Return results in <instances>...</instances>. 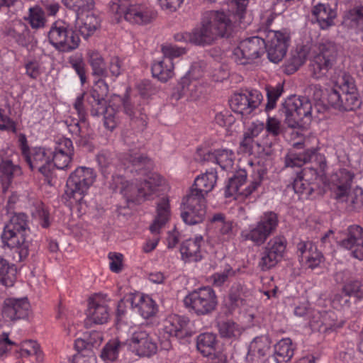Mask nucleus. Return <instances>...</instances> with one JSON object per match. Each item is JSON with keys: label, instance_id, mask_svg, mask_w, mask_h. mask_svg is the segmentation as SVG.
Instances as JSON below:
<instances>
[{"label": "nucleus", "instance_id": "60", "mask_svg": "<svg viewBox=\"0 0 363 363\" xmlns=\"http://www.w3.org/2000/svg\"><path fill=\"white\" fill-rule=\"evenodd\" d=\"M235 274V272L231 267L225 269L221 272H217L212 275L211 279L213 284L216 286H221L228 279L229 277H232Z\"/></svg>", "mask_w": 363, "mask_h": 363}, {"label": "nucleus", "instance_id": "62", "mask_svg": "<svg viewBox=\"0 0 363 363\" xmlns=\"http://www.w3.org/2000/svg\"><path fill=\"white\" fill-rule=\"evenodd\" d=\"M0 130L11 131L14 133L17 131L16 123L1 108H0Z\"/></svg>", "mask_w": 363, "mask_h": 363}, {"label": "nucleus", "instance_id": "53", "mask_svg": "<svg viewBox=\"0 0 363 363\" xmlns=\"http://www.w3.org/2000/svg\"><path fill=\"white\" fill-rule=\"evenodd\" d=\"M323 258L322 252L318 250L315 245L309 255L306 256L301 264L306 267L314 269L319 266Z\"/></svg>", "mask_w": 363, "mask_h": 363}, {"label": "nucleus", "instance_id": "54", "mask_svg": "<svg viewBox=\"0 0 363 363\" xmlns=\"http://www.w3.org/2000/svg\"><path fill=\"white\" fill-rule=\"evenodd\" d=\"M29 23L32 28H39L45 23L44 11L39 6H35L29 9Z\"/></svg>", "mask_w": 363, "mask_h": 363}, {"label": "nucleus", "instance_id": "19", "mask_svg": "<svg viewBox=\"0 0 363 363\" xmlns=\"http://www.w3.org/2000/svg\"><path fill=\"white\" fill-rule=\"evenodd\" d=\"M51 150L43 147H34L24 157L29 167L38 169L45 177L48 184H51L53 164L51 162Z\"/></svg>", "mask_w": 363, "mask_h": 363}, {"label": "nucleus", "instance_id": "11", "mask_svg": "<svg viewBox=\"0 0 363 363\" xmlns=\"http://www.w3.org/2000/svg\"><path fill=\"white\" fill-rule=\"evenodd\" d=\"M110 11L122 16L128 21L138 24L148 23L156 16V13L145 5H131L130 0H113Z\"/></svg>", "mask_w": 363, "mask_h": 363}, {"label": "nucleus", "instance_id": "6", "mask_svg": "<svg viewBox=\"0 0 363 363\" xmlns=\"http://www.w3.org/2000/svg\"><path fill=\"white\" fill-rule=\"evenodd\" d=\"M339 182L333 190V198L337 203L345 204L348 211H357L363 207V190L357 186L352 191H348L350 187L353 175L344 169L337 174Z\"/></svg>", "mask_w": 363, "mask_h": 363}, {"label": "nucleus", "instance_id": "8", "mask_svg": "<svg viewBox=\"0 0 363 363\" xmlns=\"http://www.w3.org/2000/svg\"><path fill=\"white\" fill-rule=\"evenodd\" d=\"M96 174L91 168L79 167L72 172L67 180L65 194L79 204L90 186L94 184Z\"/></svg>", "mask_w": 363, "mask_h": 363}, {"label": "nucleus", "instance_id": "37", "mask_svg": "<svg viewBox=\"0 0 363 363\" xmlns=\"http://www.w3.org/2000/svg\"><path fill=\"white\" fill-rule=\"evenodd\" d=\"M5 35L12 38L22 46H26L30 42V31L27 26L21 21L15 23L12 27L7 28Z\"/></svg>", "mask_w": 363, "mask_h": 363}, {"label": "nucleus", "instance_id": "39", "mask_svg": "<svg viewBox=\"0 0 363 363\" xmlns=\"http://www.w3.org/2000/svg\"><path fill=\"white\" fill-rule=\"evenodd\" d=\"M121 194L125 198L128 202H140L141 199L147 196L145 187L140 184H135L127 181L126 184L121 188Z\"/></svg>", "mask_w": 363, "mask_h": 363}, {"label": "nucleus", "instance_id": "20", "mask_svg": "<svg viewBox=\"0 0 363 363\" xmlns=\"http://www.w3.org/2000/svg\"><path fill=\"white\" fill-rule=\"evenodd\" d=\"M262 100V95L259 91L245 90L235 94L230 101V106L234 112L247 116L259 106Z\"/></svg>", "mask_w": 363, "mask_h": 363}, {"label": "nucleus", "instance_id": "4", "mask_svg": "<svg viewBox=\"0 0 363 363\" xmlns=\"http://www.w3.org/2000/svg\"><path fill=\"white\" fill-rule=\"evenodd\" d=\"M329 104L340 111H350L360 106L361 102L354 78L344 73L328 96Z\"/></svg>", "mask_w": 363, "mask_h": 363}, {"label": "nucleus", "instance_id": "40", "mask_svg": "<svg viewBox=\"0 0 363 363\" xmlns=\"http://www.w3.org/2000/svg\"><path fill=\"white\" fill-rule=\"evenodd\" d=\"M344 22L350 27L357 28V33L363 41V6H355L348 11Z\"/></svg>", "mask_w": 363, "mask_h": 363}, {"label": "nucleus", "instance_id": "24", "mask_svg": "<svg viewBox=\"0 0 363 363\" xmlns=\"http://www.w3.org/2000/svg\"><path fill=\"white\" fill-rule=\"evenodd\" d=\"M345 235L340 242V246L350 250L354 257L363 260V228L359 225H350Z\"/></svg>", "mask_w": 363, "mask_h": 363}, {"label": "nucleus", "instance_id": "57", "mask_svg": "<svg viewBox=\"0 0 363 363\" xmlns=\"http://www.w3.org/2000/svg\"><path fill=\"white\" fill-rule=\"evenodd\" d=\"M315 244L311 240H299L296 244V255L300 263L309 255Z\"/></svg>", "mask_w": 363, "mask_h": 363}, {"label": "nucleus", "instance_id": "23", "mask_svg": "<svg viewBox=\"0 0 363 363\" xmlns=\"http://www.w3.org/2000/svg\"><path fill=\"white\" fill-rule=\"evenodd\" d=\"M129 341L130 347L140 357H150L157 352V344L146 330L138 329L133 333Z\"/></svg>", "mask_w": 363, "mask_h": 363}, {"label": "nucleus", "instance_id": "1", "mask_svg": "<svg viewBox=\"0 0 363 363\" xmlns=\"http://www.w3.org/2000/svg\"><path fill=\"white\" fill-rule=\"evenodd\" d=\"M108 92V84L104 79H100L89 92L84 93L76 99L74 108L77 111L79 120L70 123L68 128L72 135L77 138L76 143L79 145L86 146L93 139V130L86 120L84 102L89 107L92 116H104V125L106 129L112 131L116 127V110L107 104Z\"/></svg>", "mask_w": 363, "mask_h": 363}, {"label": "nucleus", "instance_id": "17", "mask_svg": "<svg viewBox=\"0 0 363 363\" xmlns=\"http://www.w3.org/2000/svg\"><path fill=\"white\" fill-rule=\"evenodd\" d=\"M265 173L266 170L263 168L258 169L250 184L245 188H242L247 180V172L245 170L238 172L228 180L225 190V197H230L235 194H239L245 197L251 195L260 185L263 175Z\"/></svg>", "mask_w": 363, "mask_h": 363}, {"label": "nucleus", "instance_id": "27", "mask_svg": "<svg viewBox=\"0 0 363 363\" xmlns=\"http://www.w3.org/2000/svg\"><path fill=\"white\" fill-rule=\"evenodd\" d=\"M100 26V19L92 11L77 14L75 32L78 31L84 38L91 36Z\"/></svg>", "mask_w": 363, "mask_h": 363}, {"label": "nucleus", "instance_id": "41", "mask_svg": "<svg viewBox=\"0 0 363 363\" xmlns=\"http://www.w3.org/2000/svg\"><path fill=\"white\" fill-rule=\"evenodd\" d=\"M16 279V267L6 259H0V283L5 286H12Z\"/></svg>", "mask_w": 363, "mask_h": 363}, {"label": "nucleus", "instance_id": "38", "mask_svg": "<svg viewBox=\"0 0 363 363\" xmlns=\"http://www.w3.org/2000/svg\"><path fill=\"white\" fill-rule=\"evenodd\" d=\"M294 354V348L290 338H284L274 345V359L277 363H286Z\"/></svg>", "mask_w": 363, "mask_h": 363}, {"label": "nucleus", "instance_id": "50", "mask_svg": "<svg viewBox=\"0 0 363 363\" xmlns=\"http://www.w3.org/2000/svg\"><path fill=\"white\" fill-rule=\"evenodd\" d=\"M51 162L53 167H55L60 169H65L68 167L71 162L73 153L63 152L61 151L51 150Z\"/></svg>", "mask_w": 363, "mask_h": 363}, {"label": "nucleus", "instance_id": "36", "mask_svg": "<svg viewBox=\"0 0 363 363\" xmlns=\"http://www.w3.org/2000/svg\"><path fill=\"white\" fill-rule=\"evenodd\" d=\"M123 160L125 164H130L135 172H140L142 174H145L146 172L152 168L150 160L147 157L139 154L135 150H129V152L124 155Z\"/></svg>", "mask_w": 363, "mask_h": 363}, {"label": "nucleus", "instance_id": "9", "mask_svg": "<svg viewBox=\"0 0 363 363\" xmlns=\"http://www.w3.org/2000/svg\"><path fill=\"white\" fill-rule=\"evenodd\" d=\"M337 56V48L335 43L327 41L320 43L318 52L310 63L312 77L316 79L327 77L336 62Z\"/></svg>", "mask_w": 363, "mask_h": 363}, {"label": "nucleus", "instance_id": "44", "mask_svg": "<svg viewBox=\"0 0 363 363\" xmlns=\"http://www.w3.org/2000/svg\"><path fill=\"white\" fill-rule=\"evenodd\" d=\"M217 326L220 337L223 338H236L242 333L240 326L233 320L220 321Z\"/></svg>", "mask_w": 363, "mask_h": 363}, {"label": "nucleus", "instance_id": "16", "mask_svg": "<svg viewBox=\"0 0 363 363\" xmlns=\"http://www.w3.org/2000/svg\"><path fill=\"white\" fill-rule=\"evenodd\" d=\"M287 241L284 236L271 238L259 253V267L267 271L275 267L283 259Z\"/></svg>", "mask_w": 363, "mask_h": 363}, {"label": "nucleus", "instance_id": "25", "mask_svg": "<svg viewBox=\"0 0 363 363\" xmlns=\"http://www.w3.org/2000/svg\"><path fill=\"white\" fill-rule=\"evenodd\" d=\"M311 162H315L321 172H324L327 167L325 157L313 149L307 150L303 153H291L286 157V165L290 167H301L304 164Z\"/></svg>", "mask_w": 363, "mask_h": 363}, {"label": "nucleus", "instance_id": "22", "mask_svg": "<svg viewBox=\"0 0 363 363\" xmlns=\"http://www.w3.org/2000/svg\"><path fill=\"white\" fill-rule=\"evenodd\" d=\"M318 178V172L315 167L305 168L303 170L296 172V177L292 184L288 187H291L295 193L304 196L306 198L313 196L315 193L318 194L320 189L318 185L314 182H310L309 176Z\"/></svg>", "mask_w": 363, "mask_h": 363}, {"label": "nucleus", "instance_id": "5", "mask_svg": "<svg viewBox=\"0 0 363 363\" xmlns=\"http://www.w3.org/2000/svg\"><path fill=\"white\" fill-rule=\"evenodd\" d=\"M280 111L284 116L287 125L297 128L311 122L313 106L308 99L294 96L285 101Z\"/></svg>", "mask_w": 363, "mask_h": 363}, {"label": "nucleus", "instance_id": "43", "mask_svg": "<svg viewBox=\"0 0 363 363\" xmlns=\"http://www.w3.org/2000/svg\"><path fill=\"white\" fill-rule=\"evenodd\" d=\"M89 62L92 68L93 74L101 78L108 77V70L104 66V61L102 56L96 51L88 52Z\"/></svg>", "mask_w": 363, "mask_h": 363}, {"label": "nucleus", "instance_id": "46", "mask_svg": "<svg viewBox=\"0 0 363 363\" xmlns=\"http://www.w3.org/2000/svg\"><path fill=\"white\" fill-rule=\"evenodd\" d=\"M270 349V342L266 337H257L250 344L249 352L264 357Z\"/></svg>", "mask_w": 363, "mask_h": 363}, {"label": "nucleus", "instance_id": "61", "mask_svg": "<svg viewBox=\"0 0 363 363\" xmlns=\"http://www.w3.org/2000/svg\"><path fill=\"white\" fill-rule=\"evenodd\" d=\"M265 128L267 133L274 137L278 136L282 131L280 121L274 117L267 118Z\"/></svg>", "mask_w": 363, "mask_h": 363}, {"label": "nucleus", "instance_id": "26", "mask_svg": "<svg viewBox=\"0 0 363 363\" xmlns=\"http://www.w3.org/2000/svg\"><path fill=\"white\" fill-rule=\"evenodd\" d=\"M188 318L177 315L167 318L164 323V332L169 337L184 339L191 335L188 329Z\"/></svg>", "mask_w": 363, "mask_h": 363}, {"label": "nucleus", "instance_id": "34", "mask_svg": "<svg viewBox=\"0 0 363 363\" xmlns=\"http://www.w3.org/2000/svg\"><path fill=\"white\" fill-rule=\"evenodd\" d=\"M217 345L216 336L211 333H204L197 337L196 347L201 354L211 359L217 358L218 354H223L221 352H216Z\"/></svg>", "mask_w": 363, "mask_h": 363}, {"label": "nucleus", "instance_id": "12", "mask_svg": "<svg viewBox=\"0 0 363 363\" xmlns=\"http://www.w3.org/2000/svg\"><path fill=\"white\" fill-rule=\"evenodd\" d=\"M263 37L253 36L242 40L234 49L233 59L241 65H252L266 52V45Z\"/></svg>", "mask_w": 363, "mask_h": 363}, {"label": "nucleus", "instance_id": "14", "mask_svg": "<svg viewBox=\"0 0 363 363\" xmlns=\"http://www.w3.org/2000/svg\"><path fill=\"white\" fill-rule=\"evenodd\" d=\"M48 39L56 50L63 52L76 50L80 43L75 30L69 29L64 22H55L52 26L48 33Z\"/></svg>", "mask_w": 363, "mask_h": 363}, {"label": "nucleus", "instance_id": "10", "mask_svg": "<svg viewBox=\"0 0 363 363\" xmlns=\"http://www.w3.org/2000/svg\"><path fill=\"white\" fill-rule=\"evenodd\" d=\"M279 223L277 213L272 211L264 213L259 220L241 232V237L245 240H250L255 245L260 246L273 234Z\"/></svg>", "mask_w": 363, "mask_h": 363}, {"label": "nucleus", "instance_id": "30", "mask_svg": "<svg viewBox=\"0 0 363 363\" xmlns=\"http://www.w3.org/2000/svg\"><path fill=\"white\" fill-rule=\"evenodd\" d=\"M203 242L201 236L184 241L180 247L182 259L185 262H197L202 259L201 244Z\"/></svg>", "mask_w": 363, "mask_h": 363}, {"label": "nucleus", "instance_id": "58", "mask_svg": "<svg viewBox=\"0 0 363 363\" xmlns=\"http://www.w3.org/2000/svg\"><path fill=\"white\" fill-rule=\"evenodd\" d=\"M362 284L357 279H348L343 284L342 291L346 296H357L361 290Z\"/></svg>", "mask_w": 363, "mask_h": 363}, {"label": "nucleus", "instance_id": "42", "mask_svg": "<svg viewBox=\"0 0 363 363\" xmlns=\"http://www.w3.org/2000/svg\"><path fill=\"white\" fill-rule=\"evenodd\" d=\"M124 344L118 340L108 342L101 351L100 357L106 363L114 362L118 357L119 352Z\"/></svg>", "mask_w": 363, "mask_h": 363}, {"label": "nucleus", "instance_id": "59", "mask_svg": "<svg viewBox=\"0 0 363 363\" xmlns=\"http://www.w3.org/2000/svg\"><path fill=\"white\" fill-rule=\"evenodd\" d=\"M258 134V130L256 129L252 130L250 132H246L244 134L243 138L240 142V148L242 151L245 153H252L253 147V138Z\"/></svg>", "mask_w": 363, "mask_h": 363}, {"label": "nucleus", "instance_id": "49", "mask_svg": "<svg viewBox=\"0 0 363 363\" xmlns=\"http://www.w3.org/2000/svg\"><path fill=\"white\" fill-rule=\"evenodd\" d=\"M245 291V286L240 283H234L229 291V301L232 306L238 307L242 304Z\"/></svg>", "mask_w": 363, "mask_h": 363}, {"label": "nucleus", "instance_id": "21", "mask_svg": "<svg viewBox=\"0 0 363 363\" xmlns=\"http://www.w3.org/2000/svg\"><path fill=\"white\" fill-rule=\"evenodd\" d=\"M30 311V304L27 298H6L1 307L3 318L11 322L28 318Z\"/></svg>", "mask_w": 363, "mask_h": 363}, {"label": "nucleus", "instance_id": "45", "mask_svg": "<svg viewBox=\"0 0 363 363\" xmlns=\"http://www.w3.org/2000/svg\"><path fill=\"white\" fill-rule=\"evenodd\" d=\"M16 352L20 353L21 357H28L34 354L36 356V361L38 362L43 361V354L40 350V345L35 341L29 340L23 342L21 344L19 350H16Z\"/></svg>", "mask_w": 363, "mask_h": 363}, {"label": "nucleus", "instance_id": "29", "mask_svg": "<svg viewBox=\"0 0 363 363\" xmlns=\"http://www.w3.org/2000/svg\"><path fill=\"white\" fill-rule=\"evenodd\" d=\"M87 317L96 324H104L108 320L109 310L108 306L99 296H95L89 299Z\"/></svg>", "mask_w": 363, "mask_h": 363}, {"label": "nucleus", "instance_id": "63", "mask_svg": "<svg viewBox=\"0 0 363 363\" xmlns=\"http://www.w3.org/2000/svg\"><path fill=\"white\" fill-rule=\"evenodd\" d=\"M249 0H232V4L235 6L234 17L238 19L240 23H242L245 18L246 7Z\"/></svg>", "mask_w": 363, "mask_h": 363}, {"label": "nucleus", "instance_id": "18", "mask_svg": "<svg viewBox=\"0 0 363 363\" xmlns=\"http://www.w3.org/2000/svg\"><path fill=\"white\" fill-rule=\"evenodd\" d=\"M164 57L152 65V76L162 82H166L173 76L174 65L172 59L184 53V49L175 46L162 45Z\"/></svg>", "mask_w": 363, "mask_h": 363}, {"label": "nucleus", "instance_id": "28", "mask_svg": "<svg viewBox=\"0 0 363 363\" xmlns=\"http://www.w3.org/2000/svg\"><path fill=\"white\" fill-rule=\"evenodd\" d=\"M218 179L217 172L211 169L206 171L204 174L198 176L194 182L189 192L199 196H206L213 190Z\"/></svg>", "mask_w": 363, "mask_h": 363}, {"label": "nucleus", "instance_id": "3", "mask_svg": "<svg viewBox=\"0 0 363 363\" xmlns=\"http://www.w3.org/2000/svg\"><path fill=\"white\" fill-rule=\"evenodd\" d=\"M11 215L9 220L4 226L1 240L4 245L13 250V259L21 262L28 257L30 247L28 240L30 234L28 216L23 213H14Z\"/></svg>", "mask_w": 363, "mask_h": 363}, {"label": "nucleus", "instance_id": "15", "mask_svg": "<svg viewBox=\"0 0 363 363\" xmlns=\"http://www.w3.org/2000/svg\"><path fill=\"white\" fill-rule=\"evenodd\" d=\"M181 217L183 221L190 225L202 223L206 215V199L203 196H199L188 192L182 199Z\"/></svg>", "mask_w": 363, "mask_h": 363}, {"label": "nucleus", "instance_id": "13", "mask_svg": "<svg viewBox=\"0 0 363 363\" xmlns=\"http://www.w3.org/2000/svg\"><path fill=\"white\" fill-rule=\"evenodd\" d=\"M266 45V52L269 60L279 62L285 56L290 41V34L286 30H272L265 28L259 30Z\"/></svg>", "mask_w": 363, "mask_h": 363}, {"label": "nucleus", "instance_id": "48", "mask_svg": "<svg viewBox=\"0 0 363 363\" xmlns=\"http://www.w3.org/2000/svg\"><path fill=\"white\" fill-rule=\"evenodd\" d=\"M69 63L79 76L82 84H84L86 82V69L82 55H75L71 56L69 58Z\"/></svg>", "mask_w": 363, "mask_h": 363}, {"label": "nucleus", "instance_id": "52", "mask_svg": "<svg viewBox=\"0 0 363 363\" xmlns=\"http://www.w3.org/2000/svg\"><path fill=\"white\" fill-rule=\"evenodd\" d=\"M267 103L266 104V111L273 109L277 103V100L279 98L283 92V86L281 84H277L275 86H266Z\"/></svg>", "mask_w": 363, "mask_h": 363}, {"label": "nucleus", "instance_id": "51", "mask_svg": "<svg viewBox=\"0 0 363 363\" xmlns=\"http://www.w3.org/2000/svg\"><path fill=\"white\" fill-rule=\"evenodd\" d=\"M21 172L19 166L13 164L10 160H2L0 163V174L3 179L9 182Z\"/></svg>", "mask_w": 363, "mask_h": 363}, {"label": "nucleus", "instance_id": "35", "mask_svg": "<svg viewBox=\"0 0 363 363\" xmlns=\"http://www.w3.org/2000/svg\"><path fill=\"white\" fill-rule=\"evenodd\" d=\"M170 217L169 202L167 198L163 197L157 205V216L150 226V230L154 235L160 233Z\"/></svg>", "mask_w": 363, "mask_h": 363}, {"label": "nucleus", "instance_id": "47", "mask_svg": "<svg viewBox=\"0 0 363 363\" xmlns=\"http://www.w3.org/2000/svg\"><path fill=\"white\" fill-rule=\"evenodd\" d=\"M66 7L73 9L76 16L82 13L92 11L94 7V0H62Z\"/></svg>", "mask_w": 363, "mask_h": 363}, {"label": "nucleus", "instance_id": "55", "mask_svg": "<svg viewBox=\"0 0 363 363\" xmlns=\"http://www.w3.org/2000/svg\"><path fill=\"white\" fill-rule=\"evenodd\" d=\"M162 182V178L160 175L155 173H152L140 184L142 186L145 187V191H147V195H150L156 190L157 186L161 185Z\"/></svg>", "mask_w": 363, "mask_h": 363}, {"label": "nucleus", "instance_id": "33", "mask_svg": "<svg viewBox=\"0 0 363 363\" xmlns=\"http://www.w3.org/2000/svg\"><path fill=\"white\" fill-rule=\"evenodd\" d=\"M312 16L321 29H328L334 25L337 13L328 4H318L312 9Z\"/></svg>", "mask_w": 363, "mask_h": 363}, {"label": "nucleus", "instance_id": "56", "mask_svg": "<svg viewBox=\"0 0 363 363\" xmlns=\"http://www.w3.org/2000/svg\"><path fill=\"white\" fill-rule=\"evenodd\" d=\"M134 296V294H128L121 298L117 305L116 310V318L118 320H121L126 313V310L128 306L134 310L133 303L131 302Z\"/></svg>", "mask_w": 363, "mask_h": 363}, {"label": "nucleus", "instance_id": "31", "mask_svg": "<svg viewBox=\"0 0 363 363\" xmlns=\"http://www.w3.org/2000/svg\"><path fill=\"white\" fill-rule=\"evenodd\" d=\"M235 160L234 152L231 150L218 149L213 152L210 151L203 154L201 161H211L218 164L222 169L227 170L232 168Z\"/></svg>", "mask_w": 363, "mask_h": 363}, {"label": "nucleus", "instance_id": "2", "mask_svg": "<svg viewBox=\"0 0 363 363\" xmlns=\"http://www.w3.org/2000/svg\"><path fill=\"white\" fill-rule=\"evenodd\" d=\"M233 23L224 11L206 12L199 26L186 33L185 39L199 46L213 44L218 38H228L233 32Z\"/></svg>", "mask_w": 363, "mask_h": 363}, {"label": "nucleus", "instance_id": "32", "mask_svg": "<svg viewBox=\"0 0 363 363\" xmlns=\"http://www.w3.org/2000/svg\"><path fill=\"white\" fill-rule=\"evenodd\" d=\"M131 302L134 305V311L144 318L147 319L154 316L157 311V306L155 301L147 295L134 294Z\"/></svg>", "mask_w": 363, "mask_h": 363}, {"label": "nucleus", "instance_id": "64", "mask_svg": "<svg viewBox=\"0 0 363 363\" xmlns=\"http://www.w3.org/2000/svg\"><path fill=\"white\" fill-rule=\"evenodd\" d=\"M191 82L192 80H191L190 78L186 76L182 77L180 79L176 87L177 94H174L177 99L182 98V96H186L189 90V86L187 84H191Z\"/></svg>", "mask_w": 363, "mask_h": 363}, {"label": "nucleus", "instance_id": "7", "mask_svg": "<svg viewBox=\"0 0 363 363\" xmlns=\"http://www.w3.org/2000/svg\"><path fill=\"white\" fill-rule=\"evenodd\" d=\"M183 302L189 312L198 316H203L211 314L216 309L218 298L211 287L203 286L187 294Z\"/></svg>", "mask_w": 363, "mask_h": 363}]
</instances>
